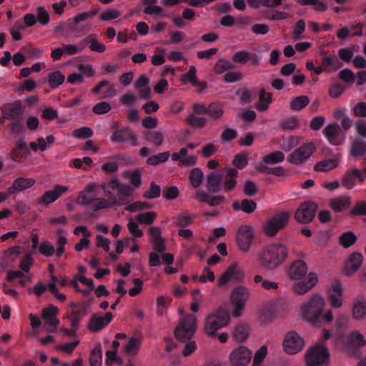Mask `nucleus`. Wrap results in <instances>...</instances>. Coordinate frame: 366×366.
I'll return each instance as SVG.
<instances>
[{
    "label": "nucleus",
    "mask_w": 366,
    "mask_h": 366,
    "mask_svg": "<svg viewBox=\"0 0 366 366\" xmlns=\"http://www.w3.org/2000/svg\"><path fill=\"white\" fill-rule=\"evenodd\" d=\"M326 300L319 293H313L298 306L297 315L309 325L320 327L322 323H331L334 320L332 310L325 312Z\"/></svg>",
    "instance_id": "1"
},
{
    "label": "nucleus",
    "mask_w": 366,
    "mask_h": 366,
    "mask_svg": "<svg viewBox=\"0 0 366 366\" xmlns=\"http://www.w3.org/2000/svg\"><path fill=\"white\" fill-rule=\"evenodd\" d=\"M308 267L303 260L293 262L287 272L292 282V290L294 294L303 296L312 290L318 282V276L314 272H307Z\"/></svg>",
    "instance_id": "2"
},
{
    "label": "nucleus",
    "mask_w": 366,
    "mask_h": 366,
    "mask_svg": "<svg viewBox=\"0 0 366 366\" xmlns=\"http://www.w3.org/2000/svg\"><path fill=\"white\" fill-rule=\"evenodd\" d=\"M289 256L286 244L274 242L264 245L257 254L260 267L268 271H274L287 260Z\"/></svg>",
    "instance_id": "3"
},
{
    "label": "nucleus",
    "mask_w": 366,
    "mask_h": 366,
    "mask_svg": "<svg viewBox=\"0 0 366 366\" xmlns=\"http://www.w3.org/2000/svg\"><path fill=\"white\" fill-rule=\"evenodd\" d=\"M99 187L102 189L104 199L110 203V207L126 203L134 190L131 186L122 184L117 177L100 184Z\"/></svg>",
    "instance_id": "4"
},
{
    "label": "nucleus",
    "mask_w": 366,
    "mask_h": 366,
    "mask_svg": "<svg viewBox=\"0 0 366 366\" xmlns=\"http://www.w3.org/2000/svg\"><path fill=\"white\" fill-rule=\"evenodd\" d=\"M289 303L282 297L271 298L259 308L257 316L263 325L271 323L277 317H283L289 311Z\"/></svg>",
    "instance_id": "5"
},
{
    "label": "nucleus",
    "mask_w": 366,
    "mask_h": 366,
    "mask_svg": "<svg viewBox=\"0 0 366 366\" xmlns=\"http://www.w3.org/2000/svg\"><path fill=\"white\" fill-rule=\"evenodd\" d=\"M230 320L229 313L225 309L219 307L206 316L203 332L208 337H214L218 330L229 324Z\"/></svg>",
    "instance_id": "6"
},
{
    "label": "nucleus",
    "mask_w": 366,
    "mask_h": 366,
    "mask_svg": "<svg viewBox=\"0 0 366 366\" xmlns=\"http://www.w3.org/2000/svg\"><path fill=\"white\" fill-rule=\"evenodd\" d=\"M95 183L88 184L85 188L79 193L76 203L80 205L89 207L94 210H99L110 207V203L104 198L97 197L94 193L97 189Z\"/></svg>",
    "instance_id": "7"
},
{
    "label": "nucleus",
    "mask_w": 366,
    "mask_h": 366,
    "mask_svg": "<svg viewBox=\"0 0 366 366\" xmlns=\"http://www.w3.org/2000/svg\"><path fill=\"white\" fill-rule=\"evenodd\" d=\"M250 297V292L243 285L236 286L232 291L229 301L232 306L233 317H239L243 315L246 303Z\"/></svg>",
    "instance_id": "8"
},
{
    "label": "nucleus",
    "mask_w": 366,
    "mask_h": 366,
    "mask_svg": "<svg viewBox=\"0 0 366 366\" xmlns=\"http://www.w3.org/2000/svg\"><path fill=\"white\" fill-rule=\"evenodd\" d=\"M307 366H321L329 364L330 354L327 347L321 342L310 347L306 355Z\"/></svg>",
    "instance_id": "9"
},
{
    "label": "nucleus",
    "mask_w": 366,
    "mask_h": 366,
    "mask_svg": "<svg viewBox=\"0 0 366 366\" xmlns=\"http://www.w3.org/2000/svg\"><path fill=\"white\" fill-rule=\"evenodd\" d=\"M197 328V319L195 315L187 314L182 317L175 330L176 337L182 342L190 340Z\"/></svg>",
    "instance_id": "10"
},
{
    "label": "nucleus",
    "mask_w": 366,
    "mask_h": 366,
    "mask_svg": "<svg viewBox=\"0 0 366 366\" xmlns=\"http://www.w3.org/2000/svg\"><path fill=\"white\" fill-rule=\"evenodd\" d=\"M316 149L312 142H307L294 150L287 157V161L294 165L300 166L305 163Z\"/></svg>",
    "instance_id": "11"
},
{
    "label": "nucleus",
    "mask_w": 366,
    "mask_h": 366,
    "mask_svg": "<svg viewBox=\"0 0 366 366\" xmlns=\"http://www.w3.org/2000/svg\"><path fill=\"white\" fill-rule=\"evenodd\" d=\"M252 359V352L245 345L234 347L228 355L230 366H248Z\"/></svg>",
    "instance_id": "12"
},
{
    "label": "nucleus",
    "mask_w": 366,
    "mask_h": 366,
    "mask_svg": "<svg viewBox=\"0 0 366 366\" xmlns=\"http://www.w3.org/2000/svg\"><path fill=\"white\" fill-rule=\"evenodd\" d=\"M290 216L288 212H281L275 214L264 224V234L270 237L275 236L280 229L287 225Z\"/></svg>",
    "instance_id": "13"
},
{
    "label": "nucleus",
    "mask_w": 366,
    "mask_h": 366,
    "mask_svg": "<svg viewBox=\"0 0 366 366\" xmlns=\"http://www.w3.org/2000/svg\"><path fill=\"white\" fill-rule=\"evenodd\" d=\"M283 350L288 355H295L305 347L304 338L295 331L287 332L282 342Z\"/></svg>",
    "instance_id": "14"
},
{
    "label": "nucleus",
    "mask_w": 366,
    "mask_h": 366,
    "mask_svg": "<svg viewBox=\"0 0 366 366\" xmlns=\"http://www.w3.org/2000/svg\"><path fill=\"white\" fill-rule=\"evenodd\" d=\"M327 300L330 306L339 309L344 305V287L340 280H332L327 289Z\"/></svg>",
    "instance_id": "15"
},
{
    "label": "nucleus",
    "mask_w": 366,
    "mask_h": 366,
    "mask_svg": "<svg viewBox=\"0 0 366 366\" xmlns=\"http://www.w3.org/2000/svg\"><path fill=\"white\" fill-rule=\"evenodd\" d=\"M244 278L245 272L244 269L237 263H233L219 277L218 285L222 287L230 282H241Z\"/></svg>",
    "instance_id": "16"
},
{
    "label": "nucleus",
    "mask_w": 366,
    "mask_h": 366,
    "mask_svg": "<svg viewBox=\"0 0 366 366\" xmlns=\"http://www.w3.org/2000/svg\"><path fill=\"white\" fill-rule=\"evenodd\" d=\"M365 346H366V337L361 332L352 330L347 334L345 343V350L347 354L352 355Z\"/></svg>",
    "instance_id": "17"
},
{
    "label": "nucleus",
    "mask_w": 366,
    "mask_h": 366,
    "mask_svg": "<svg viewBox=\"0 0 366 366\" xmlns=\"http://www.w3.org/2000/svg\"><path fill=\"white\" fill-rule=\"evenodd\" d=\"M317 209L316 204L311 202H304L297 209L295 218L300 223L307 224L315 217Z\"/></svg>",
    "instance_id": "18"
},
{
    "label": "nucleus",
    "mask_w": 366,
    "mask_h": 366,
    "mask_svg": "<svg viewBox=\"0 0 366 366\" xmlns=\"http://www.w3.org/2000/svg\"><path fill=\"white\" fill-rule=\"evenodd\" d=\"M113 317V315L109 312L104 315L94 314L87 324V328L92 332H98L107 326L112 321Z\"/></svg>",
    "instance_id": "19"
},
{
    "label": "nucleus",
    "mask_w": 366,
    "mask_h": 366,
    "mask_svg": "<svg viewBox=\"0 0 366 366\" xmlns=\"http://www.w3.org/2000/svg\"><path fill=\"white\" fill-rule=\"evenodd\" d=\"M67 186L55 184L52 189L46 191L39 199V203L45 206H49L56 202L64 193L67 192Z\"/></svg>",
    "instance_id": "20"
},
{
    "label": "nucleus",
    "mask_w": 366,
    "mask_h": 366,
    "mask_svg": "<svg viewBox=\"0 0 366 366\" xmlns=\"http://www.w3.org/2000/svg\"><path fill=\"white\" fill-rule=\"evenodd\" d=\"M59 313V309L56 306L50 305L43 309L41 312V318L44 320L48 332H54L56 330V327L59 325V321L56 318Z\"/></svg>",
    "instance_id": "21"
},
{
    "label": "nucleus",
    "mask_w": 366,
    "mask_h": 366,
    "mask_svg": "<svg viewBox=\"0 0 366 366\" xmlns=\"http://www.w3.org/2000/svg\"><path fill=\"white\" fill-rule=\"evenodd\" d=\"M238 171L235 168L225 167L222 169V179L221 190L228 192L234 189L237 186V177Z\"/></svg>",
    "instance_id": "22"
},
{
    "label": "nucleus",
    "mask_w": 366,
    "mask_h": 366,
    "mask_svg": "<svg viewBox=\"0 0 366 366\" xmlns=\"http://www.w3.org/2000/svg\"><path fill=\"white\" fill-rule=\"evenodd\" d=\"M252 239L253 230L251 227L244 225L239 229L237 234V242L242 251H248Z\"/></svg>",
    "instance_id": "23"
},
{
    "label": "nucleus",
    "mask_w": 366,
    "mask_h": 366,
    "mask_svg": "<svg viewBox=\"0 0 366 366\" xmlns=\"http://www.w3.org/2000/svg\"><path fill=\"white\" fill-rule=\"evenodd\" d=\"M111 140L114 142H125L132 146L137 144V137L129 128L115 131L111 137Z\"/></svg>",
    "instance_id": "24"
},
{
    "label": "nucleus",
    "mask_w": 366,
    "mask_h": 366,
    "mask_svg": "<svg viewBox=\"0 0 366 366\" xmlns=\"http://www.w3.org/2000/svg\"><path fill=\"white\" fill-rule=\"evenodd\" d=\"M355 178H357L360 182H362V176L361 169L357 167H352L347 169L343 177L342 184L347 189H352L356 186Z\"/></svg>",
    "instance_id": "25"
},
{
    "label": "nucleus",
    "mask_w": 366,
    "mask_h": 366,
    "mask_svg": "<svg viewBox=\"0 0 366 366\" xmlns=\"http://www.w3.org/2000/svg\"><path fill=\"white\" fill-rule=\"evenodd\" d=\"M363 262V256L360 252L352 253L348 258L345 269L344 274L346 276H351L356 272L361 267Z\"/></svg>",
    "instance_id": "26"
},
{
    "label": "nucleus",
    "mask_w": 366,
    "mask_h": 366,
    "mask_svg": "<svg viewBox=\"0 0 366 366\" xmlns=\"http://www.w3.org/2000/svg\"><path fill=\"white\" fill-rule=\"evenodd\" d=\"M172 160L179 162L181 166L191 167L197 163V157L194 155H189L187 148H182L179 152H174L171 156Z\"/></svg>",
    "instance_id": "27"
},
{
    "label": "nucleus",
    "mask_w": 366,
    "mask_h": 366,
    "mask_svg": "<svg viewBox=\"0 0 366 366\" xmlns=\"http://www.w3.org/2000/svg\"><path fill=\"white\" fill-rule=\"evenodd\" d=\"M222 169L213 172L207 176L206 187L210 192H218L221 190Z\"/></svg>",
    "instance_id": "28"
},
{
    "label": "nucleus",
    "mask_w": 366,
    "mask_h": 366,
    "mask_svg": "<svg viewBox=\"0 0 366 366\" xmlns=\"http://www.w3.org/2000/svg\"><path fill=\"white\" fill-rule=\"evenodd\" d=\"M55 137L51 134L47 135L45 138L43 137H39L36 139V141L31 142L29 143V148L34 152H44L51 147L52 144L55 142Z\"/></svg>",
    "instance_id": "29"
},
{
    "label": "nucleus",
    "mask_w": 366,
    "mask_h": 366,
    "mask_svg": "<svg viewBox=\"0 0 366 366\" xmlns=\"http://www.w3.org/2000/svg\"><path fill=\"white\" fill-rule=\"evenodd\" d=\"M35 182L36 181L33 178H17L14 181L13 185L8 188V194H11L16 192H23L33 187Z\"/></svg>",
    "instance_id": "30"
},
{
    "label": "nucleus",
    "mask_w": 366,
    "mask_h": 366,
    "mask_svg": "<svg viewBox=\"0 0 366 366\" xmlns=\"http://www.w3.org/2000/svg\"><path fill=\"white\" fill-rule=\"evenodd\" d=\"M340 159L341 158L338 155H335L331 159H323L315 164V169L317 172H330L339 167Z\"/></svg>",
    "instance_id": "31"
},
{
    "label": "nucleus",
    "mask_w": 366,
    "mask_h": 366,
    "mask_svg": "<svg viewBox=\"0 0 366 366\" xmlns=\"http://www.w3.org/2000/svg\"><path fill=\"white\" fill-rule=\"evenodd\" d=\"M351 314L355 321L360 322L366 320V301L356 300L352 307Z\"/></svg>",
    "instance_id": "32"
},
{
    "label": "nucleus",
    "mask_w": 366,
    "mask_h": 366,
    "mask_svg": "<svg viewBox=\"0 0 366 366\" xmlns=\"http://www.w3.org/2000/svg\"><path fill=\"white\" fill-rule=\"evenodd\" d=\"M340 131L339 124L336 123L328 124L324 129V134L328 142L333 145H339L341 142L337 139Z\"/></svg>",
    "instance_id": "33"
},
{
    "label": "nucleus",
    "mask_w": 366,
    "mask_h": 366,
    "mask_svg": "<svg viewBox=\"0 0 366 366\" xmlns=\"http://www.w3.org/2000/svg\"><path fill=\"white\" fill-rule=\"evenodd\" d=\"M180 80L183 84L190 82L193 86H198L201 89L207 88L206 83L198 81L197 79V69L194 66L189 67V71L182 75Z\"/></svg>",
    "instance_id": "34"
},
{
    "label": "nucleus",
    "mask_w": 366,
    "mask_h": 366,
    "mask_svg": "<svg viewBox=\"0 0 366 366\" xmlns=\"http://www.w3.org/2000/svg\"><path fill=\"white\" fill-rule=\"evenodd\" d=\"M249 335V327L246 323H239L235 326L232 332L234 340L238 343L244 342Z\"/></svg>",
    "instance_id": "35"
},
{
    "label": "nucleus",
    "mask_w": 366,
    "mask_h": 366,
    "mask_svg": "<svg viewBox=\"0 0 366 366\" xmlns=\"http://www.w3.org/2000/svg\"><path fill=\"white\" fill-rule=\"evenodd\" d=\"M84 44H87L89 49L97 53H103L106 51V46L100 43L97 39V35L94 34H89L83 40Z\"/></svg>",
    "instance_id": "36"
},
{
    "label": "nucleus",
    "mask_w": 366,
    "mask_h": 366,
    "mask_svg": "<svg viewBox=\"0 0 366 366\" xmlns=\"http://www.w3.org/2000/svg\"><path fill=\"white\" fill-rule=\"evenodd\" d=\"M351 202L350 197L348 196H342L332 199L330 202L331 208L336 212L342 211L347 208Z\"/></svg>",
    "instance_id": "37"
},
{
    "label": "nucleus",
    "mask_w": 366,
    "mask_h": 366,
    "mask_svg": "<svg viewBox=\"0 0 366 366\" xmlns=\"http://www.w3.org/2000/svg\"><path fill=\"white\" fill-rule=\"evenodd\" d=\"M285 156L280 151L269 152L262 157V162L265 164L274 165L284 162Z\"/></svg>",
    "instance_id": "38"
},
{
    "label": "nucleus",
    "mask_w": 366,
    "mask_h": 366,
    "mask_svg": "<svg viewBox=\"0 0 366 366\" xmlns=\"http://www.w3.org/2000/svg\"><path fill=\"white\" fill-rule=\"evenodd\" d=\"M255 284H260L262 288L267 291H274L279 288V284L273 280L264 279L260 274H256L253 277Z\"/></svg>",
    "instance_id": "39"
},
{
    "label": "nucleus",
    "mask_w": 366,
    "mask_h": 366,
    "mask_svg": "<svg viewBox=\"0 0 366 366\" xmlns=\"http://www.w3.org/2000/svg\"><path fill=\"white\" fill-rule=\"evenodd\" d=\"M141 345V340L137 337H130L124 346V352L128 356H135Z\"/></svg>",
    "instance_id": "40"
},
{
    "label": "nucleus",
    "mask_w": 366,
    "mask_h": 366,
    "mask_svg": "<svg viewBox=\"0 0 366 366\" xmlns=\"http://www.w3.org/2000/svg\"><path fill=\"white\" fill-rule=\"evenodd\" d=\"M357 240V237L351 231H347L339 237V243L344 248H349Z\"/></svg>",
    "instance_id": "41"
},
{
    "label": "nucleus",
    "mask_w": 366,
    "mask_h": 366,
    "mask_svg": "<svg viewBox=\"0 0 366 366\" xmlns=\"http://www.w3.org/2000/svg\"><path fill=\"white\" fill-rule=\"evenodd\" d=\"M204 173L198 167L192 169L189 175V180L192 186L194 188L199 187L203 181Z\"/></svg>",
    "instance_id": "42"
},
{
    "label": "nucleus",
    "mask_w": 366,
    "mask_h": 366,
    "mask_svg": "<svg viewBox=\"0 0 366 366\" xmlns=\"http://www.w3.org/2000/svg\"><path fill=\"white\" fill-rule=\"evenodd\" d=\"M122 174L136 187H138L142 183V172L139 169L134 171H124Z\"/></svg>",
    "instance_id": "43"
},
{
    "label": "nucleus",
    "mask_w": 366,
    "mask_h": 366,
    "mask_svg": "<svg viewBox=\"0 0 366 366\" xmlns=\"http://www.w3.org/2000/svg\"><path fill=\"white\" fill-rule=\"evenodd\" d=\"M310 103V98L307 96H300L292 99L290 102V107L295 111H300Z\"/></svg>",
    "instance_id": "44"
},
{
    "label": "nucleus",
    "mask_w": 366,
    "mask_h": 366,
    "mask_svg": "<svg viewBox=\"0 0 366 366\" xmlns=\"http://www.w3.org/2000/svg\"><path fill=\"white\" fill-rule=\"evenodd\" d=\"M268 354L267 347L265 345L260 347L254 355L252 366H261Z\"/></svg>",
    "instance_id": "45"
},
{
    "label": "nucleus",
    "mask_w": 366,
    "mask_h": 366,
    "mask_svg": "<svg viewBox=\"0 0 366 366\" xmlns=\"http://www.w3.org/2000/svg\"><path fill=\"white\" fill-rule=\"evenodd\" d=\"M223 106L219 103H212L207 107V114L212 119H219L223 115Z\"/></svg>",
    "instance_id": "46"
},
{
    "label": "nucleus",
    "mask_w": 366,
    "mask_h": 366,
    "mask_svg": "<svg viewBox=\"0 0 366 366\" xmlns=\"http://www.w3.org/2000/svg\"><path fill=\"white\" fill-rule=\"evenodd\" d=\"M199 116L195 114H189L187 117V123L194 128H202L206 124L207 120L205 117Z\"/></svg>",
    "instance_id": "47"
},
{
    "label": "nucleus",
    "mask_w": 366,
    "mask_h": 366,
    "mask_svg": "<svg viewBox=\"0 0 366 366\" xmlns=\"http://www.w3.org/2000/svg\"><path fill=\"white\" fill-rule=\"evenodd\" d=\"M365 142L358 138L355 139L352 145L350 154L352 156H362L365 154Z\"/></svg>",
    "instance_id": "48"
},
{
    "label": "nucleus",
    "mask_w": 366,
    "mask_h": 366,
    "mask_svg": "<svg viewBox=\"0 0 366 366\" xmlns=\"http://www.w3.org/2000/svg\"><path fill=\"white\" fill-rule=\"evenodd\" d=\"M234 209L235 210H242L246 213H251L256 209L257 204L256 203L249 199H244L241 204L239 205L237 203H234L233 204Z\"/></svg>",
    "instance_id": "49"
},
{
    "label": "nucleus",
    "mask_w": 366,
    "mask_h": 366,
    "mask_svg": "<svg viewBox=\"0 0 366 366\" xmlns=\"http://www.w3.org/2000/svg\"><path fill=\"white\" fill-rule=\"evenodd\" d=\"M89 364L91 366H102V354L101 346L99 345L92 350L91 357L89 358Z\"/></svg>",
    "instance_id": "50"
},
{
    "label": "nucleus",
    "mask_w": 366,
    "mask_h": 366,
    "mask_svg": "<svg viewBox=\"0 0 366 366\" xmlns=\"http://www.w3.org/2000/svg\"><path fill=\"white\" fill-rule=\"evenodd\" d=\"M39 253L44 257H51L55 253L54 246L48 240L41 242L38 249Z\"/></svg>",
    "instance_id": "51"
},
{
    "label": "nucleus",
    "mask_w": 366,
    "mask_h": 366,
    "mask_svg": "<svg viewBox=\"0 0 366 366\" xmlns=\"http://www.w3.org/2000/svg\"><path fill=\"white\" fill-rule=\"evenodd\" d=\"M234 65L225 59H221L215 64L214 70L216 74H222L224 71L233 69Z\"/></svg>",
    "instance_id": "52"
},
{
    "label": "nucleus",
    "mask_w": 366,
    "mask_h": 366,
    "mask_svg": "<svg viewBox=\"0 0 366 366\" xmlns=\"http://www.w3.org/2000/svg\"><path fill=\"white\" fill-rule=\"evenodd\" d=\"M166 49L162 47H157L156 53L152 56V63L154 66H160L163 64L165 61Z\"/></svg>",
    "instance_id": "53"
},
{
    "label": "nucleus",
    "mask_w": 366,
    "mask_h": 366,
    "mask_svg": "<svg viewBox=\"0 0 366 366\" xmlns=\"http://www.w3.org/2000/svg\"><path fill=\"white\" fill-rule=\"evenodd\" d=\"M194 219V215L187 212H183L174 217L177 224L181 227H186L191 224Z\"/></svg>",
    "instance_id": "54"
},
{
    "label": "nucleus",
    "mask_w": 366,
    "mask_h": 366,
    "mask_svg": "<svg viewBox=\"0 0 366 366\" xmlns=\"http://www.w3.org/2000/svg\"><path fill=\"white\" fill-rule=\"evenodd\" d=\"M123 363L122 359L117 355L116 350H108L106 352L105 364L111 366L114 364L122 365Z\"/></svg>",
    "instance_id": "55"
},
{
    "label": "nucleus",
    "mask_w": 366,
    "mask_h": 366,
    "mask_svg": "<svg viewBox=\"0 0 366 366\" xmlns=\"http://www.w3.org/2000/svg\"><path fill=\"white\" fill-rule=\"evenodd\" d=\"M64 50L65 51V54L67 55H74L76 54H79L84 51L85 46L84 44L83 41L78 44H64Z\"/></svg>",
    "instance_id": "56"
},
{
    "label": "nucleus",
    "mask_w": 366,
    "mask_h": 366,
    "mask_svg": "<svg viewBox=\"0 0 366 366\" xmlns=\"http://www.w3.org/2000/svg\"><path fill=\"white\" fill-rule=\"evenodd\" d=\"M146 138L149 142H152L157 147L161 146L164 142L163 134L159 131L148 132L147 134Z\"/></svg>",
    "instance_id": "57"
},
{
    "label": "nucleus",
    "mask_w": 366,
    "mask_h": 366,
    "mask_svg": "<svg viewBox=\"0 0 366 366\" xmlns=\"http://www.w3.org/2000/svg\"><path fill=\"white\" fill-rule=\"evenodd\" d=\"M65 77L59 71L51 73L49 76L48 81L52 88H56L64 83Z\"/></svg>",
    "instance_id": "58"
},
{
    "label": "nucleus",
    "mask_w": 366,
    "mask_h": 366,
    "mask_svg": "<svg viewBox=\"0 0 366 366\" xmlns=\"http://www.w3.org/2000/svg\"><path fill=\"white\" fill-rule=\"evenodd\" d=\"M37 22L42 25H46L50 21V15L44 6H40L36 8Z\"/></svg>",
    "instance_id": "59"
},
{
    "label": "nucleus",
    "mask_w": 366,
    "mask_h": 366,
    "mask_svg": "<svg viewBox=\"0 0 366 366\" xmlns=\"http://www.w3.org/2000/svg\"><path fill=\"white\" fill-rule=\"evenodd\" d=\"M169 157V153L164 152L149 157L147 162L149 165H157L160 163L165 162Z\"/></svg>",
    "instance_id": "60"
},
{
    "label": "nucleus",
    "mask_w": 366,
    "mask_h": 366,
    "mask_svg": "<svg viewBox=\"0 0 366 366\" xmlns=\"http://www.w3.org/2000/svg\"><path fill=\"white\" fill-rule=\"evenodd\" d=\"M121 15V12L114 8H109L102 11L99 18L102 21H111L118 18Z\"/></svg>",
    "instance_id": "61"
},
{
    "label": "nucleus",
    "mask_w": 366,
    "mask_h": 366,
    "mask_svg": "<svg viewBox=\"0 0 366 366\" xmlns=\"http://www.w3.org/2000/svg\"><path fill=\"white\" fill-rule=\"evenodd\" d=\"M157 217V214L154 212H148L146 213L139 214L136 217V219L144 224H151L154 222Z\"/></svg>",
    "instance_id": "62"
},
{
    "label": "nucleus",
    "mask_w": 366,
    "mask_h": 366,
    "mask_svg": "<svg viewBox=\"0 0 366 366\" xmlns=\"http://www.w3.org/2000/svg\"><path fill=\"white\" fill-rule=\"evenodd\" d=\"M93 135V131L90 127H82L74 130L73 136L77 139H87Z\"/></svg>",
    "instance_id": "63"
},
{
    "label": "nucleus",
    "mask_w": 366,
    "mask_h": 366,
    "mask_svg": "<svg viewBox=\"0 0 366 366\" xmlns=\"http://www.w3.org/2000/svg\"><path fill=\"white\" fill-rule=\"evenodd\" d=\"M252 59V54L247 51H239L232 56V60L237 63L245 64Z\"/></svg>",
    "instance_id": "64"
}]
</instances>
